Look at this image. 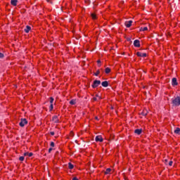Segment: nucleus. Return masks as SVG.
<instances>
[{
    "instance_id": "nucleus-35",
    "label": "nucleus",
    "mask_w": 180,
    "mask_h": 180,
    "mask_svg": "<svg viewBox=\"0 0 180 180\" xmlns=\"http://www.w3.org/2000/svg\"><path fill=\"white\" fill-rule=\"evenodd\" d=\"M94 101H96V98L94 97Z\"/></svg>"
},
{
    "instance_id": "nucleus-27",
    "label": "nucleus",
    "mask_w": 180,
    "mask_h": 180,
    "mask_svg": "<svg viewBox=\"0 0 180 180\" xmlns=\"http://www.w3.org/2000/svg\"><path fill=\"white\" fill-rule=\"evenodd\" d=\"M4 53H0V58H4Z\"/></svg>"
},
{
    "instance_id": "nucleus-10",
    "label": "nucleus",
    "mask_w": 180,
    "mask_h": 180,
    "mask_svg": "<svg viewBox=\"0 0 180 180\" xmlns=\"http://www.w3.org/2000/svg\"><path fill=\"white\" fill-rule=\"evenodd\" d=\"M101 84H102V86H104V88L109 86V83L108 82V81L103 82Z\"/></svg>"
},
{
    "instance_id": "nucleus-25",
    "label": "nucleus",
    "mask_w": 180,
    "mask_h": 180,
    "mask_svg": "<svg viewBox=\"0 0 180 180\" xmlns=\"http://www.w3.org/2000/svg\"><path fill=\"white\" fill-rule=\"evenodd\" d=\"M19 160H20V161H25V157L21 156V157H20Z\"/></svg>"
},
{
    "instance_id": "nucleus-33",
    "label": "nucleus",
    "mask_w": 180,
    "mask_h": 180,
    "mask_svg": "<svg viewBox=\"0 0 180 180\" xmlns=\"http://www.w3.org/2000/svg\"><path fill=\"white\" fill-rule=\"evenodd\" d=\"M72 180H78V178L74 177V178L72 179Z\"/></svg>"
},
{
    "instance_id": "nucleus-3",
    "label": "nucleus",
    "mask_w": 180,
    "mask_h": 180,
    "mask_svg": "<svg viewBox=\"0 0 180 180\" xmlns=\"http://www.w3.org/2000/svg\"><path fill=\"white\" fill-rule=\"evenodd\" d=\"M101 85V81L100 80H95L92 84L93 88H97V86H99Z\"/></svg>"
},
{
    "instance_id": "nucleus-19",
    "label": "nucleus",
    "mask_w": 180,
    "mask_h": 180,
    "mask_svg": "<svg viewBox=\"0 0 180 180\" xmlns=\"http://www.w3.org/2000/svg\"><path fill=\"white\" fill-rule=\"evenodd\" d=\"M69 169H72L74 168V165H72L70 162L68 164Z\"/></svg>"
},
{
    "instance_id": "nucleus-15",
    "label": "nucleus",
    "mask_w": 180,
    "mask_h": 180,
    "mask_svg": "<svg viewBox=\"0 0 180 180\" xmlns=\"http://www.w3.org/2000/svg\"><path fill=\"white\" fill-rule=\"evenodd\" d=\"M91 18L93 19V20H96V18H97L96 14L91 13Z\"/></svg>"
},
{
    "instance_id": "nucleus-5",
    "label": "nucleus",
    "mask_w": 180,
    "mask_h": 180,
    "mask_svg": "<svg viewBox=\"0 0 180 180\" xmlns=\"http://www.w3.org/2000/svg\"><path fill=\"white\" fill-rule=\"evenodd\" d=\"M136 56L138 57H147V53H143L141 52H137Z\"/></svg>"
},
{
    "instance_id": "nucleus-24",
    "label": "nucleus",
    "mask_w": 180,
    "mask_h": 180,
    "mask_svg": "<svg viewBox=\"0 0 180 180\" xmlns=\"http://www.w3.org/2000/svg\"><path fill=\"white\" fill-rule=\"evenodd\" d=\"M53 108L54 107H53V104H51V105L49 107V110L51 112V110H53Z\"/></svg>"
},
{
    "instance_id": "nucleus-9",
    "label": "nucleus",
    "mask_w": 180,
    "mask_h": 180,
    "mask_svg": "<svg viewBox=\"0 0 180 180\" xmlns=\"http://www.w3.org/2000/svg\"><path fill=\"white\" fill-rule=\"evenodd\" d=\"M30 30H32V27L29 25H27L25 29L24 30L25 33H29L30 32Z\"/></svg>"
},
{
    "instance_id": "nucleus-2",
    "label": "nucleus",
    "mask_w": 180,
    "mask_h": 180,
    "mask_svg": "<svg viewBox=\"0 0 180 180\" xmlns=\"http://www.w3.org/2000/svg\"><path fill=\"white\" fill-rule=\"evenodd\" d=\"M26 124H27V120H26V118L21 119L19 123V125L20 126V127H25Z\"/></svg>"
},
{
    "instance_id": "nucleus-28",
    "label": "nucleus",
    "mask_w": 180,
    "mask_h": 180,
    "mask_svg": "<svg viewBox=\"0 0 180 180\" xmlns=\"http://www.w3.org/2000/svg\"><path fill=\"white\" fill-rule=\"evenodd\" d=\"M51 147H54V142H51Z\"/></svg>"
},
{
    "instance_id": "nucleus-4",
    "label": "nucleus",
    "mask_w": 180,
    "mask_h": 180,
    "mask_svg": "<svg viewBox=\"0 0 180 180\" xmlns=\"http://www.w3.org/2000/svg\"><path fill=\"white\" fill-rule=\"evenodd\" d=\"M96 141L102 143V141H103V138H102V136H97L96 137Z\"/></svg>"
},
{
    "instance_id": "nucleus-11",
    "label": "nucleus",
    "mask_w": 180,
    "mask_h": 180,
    "mask_svg": "<svg viewBox=\"0 0 180 180\" xmlns=\"http://www.w3.org/2000/svg\"><path fill=\"white\" fill-rule=\"evenodd\" d=\"M11 4L13 6H16L18 5V0H11Z\"/></svg>"
},
{
    "instance_id": "nucleus-7",
    "label": "nucleus",
    "mask_w": 180,
    "mask_h": 180,
    "mask_svg": "<svg viewBox=\"0 0 180 180\" xmlns=\"http://www.w3.org/2000/svg\"><path fill=\"white\" fill-rule=\"evenodd\" d=\"M134 46L135 47H140V41L139 39H136L134 41Z\"/></svg>"
},
{
    "instance_id": "nucleus-16",
    "label": "nucleus",
    "mask_w": 180,
    "mask_h": 180,
    "mask_svg": "<svg viewBox=\"0 0 180 180\" xmlns=\"http://www.w3.org/2000/svg\"><path fill=\"white\" fill-rule=\"evenodd\" d=\"M147 30H148V28L147 27H141L140 28V31L141 32H146Z\"/></svg>"
},
{
    "instance_id": "nucleus-23",
    "label": "nucleus",
    "mask_w": 180,
    "mask_h": 180,
    "mask_svg": "<svg viewBox=\"0 0 180 180\" xmlns=\"http://www.w3.org/2000/svg\"><path fill=\"white\" fill-rule=\"evenodd\" d=\"M53 102H54V98L53 97L50 98V103L51 105H53Z\"/></svg>"
},
{
    "instance_id": "nucleus-29",
    "label": "nucleus",
    "mask_w": 180,
    "mask_h": 180,
    "mask_svg": "<svg viewBox=\"0 0 180 180\" xmlns=\"http://www.w3.org/2000/svg\"><path fill=\"white\" fill-rule=\"evenodd\" d=\"M172 164H173V162H172V161H170V162H169V165L170 167H172Z\"/></svg>"
},
{
    "instance_id": "nucleus-34",
    "label": "nucleus",
    "mask_w": 180,
    "mask_h": 180,
    "mask_svg": "<svg viewBox=\"0 0 180 180\" xmlns=\"http://www.w3.org/2000/svg\"><path fill=\"white\" fill-rule=\"evenodd\" d=\"M96 120H99V119L98 118V117H95Z\"/></svg>"
},
{
    "instance_id": "nucleus-32",
    "label": "nucleus",
    "mask_w": 180,
    "mask_h": 180,
    "mask_svg": "<svg viewBox=\"0 0 180 180\" xmlns=\"http://www.w3.org/2000/svg\"><path fill=\"white\" fill-rule=\"evenodd\" d=\"M51 136H54V131L51 132Z\"/></svg>"
},
{
    "instance_id": "nucleus-20",
    "label": "nucleus",
    "mask_w": 180,
    "mask_h": 180,
    "mask_svg": "<svg viewBox=\"0 0 180 180\" xmlns=\"http://www.w3.org/2000/svg\"><path fill=\"white\" fill-rule=\"evenodd\" d=\"M110 72V68H105V74H109Z\"/></svg>"
},
{
    "instance_id": "nucleus-26",
    "label": "nucleus",
    "mask_w": 180,
    "mask_h": 180,
    "mask_svg": "<svg viewBox=\"0 0 180 180\" xmlns=\"http://www.w3.org/2000/svg\"><path fill=\"white\" fill-rule=\"evenodd\" d=\"M142 115H143V116H146V115H147V111H143V112H142Z\"/></svg>"
},
{
    "instance_id": "nucleus-17",
    "label": "nucleus",
    "mask_w": 180,
    "mask_h": 180,
    "mask_svg": "<svg viewBox=\"0 0 180 180\" xmlns=\"http://www.w3.org/2000/svg\"><path fill=\"white\" fill-rule=\"evenodd\" d=\"M111 171H112V169H110V168L106 169V170L105 172V175H108V174H110Z\"/></svg>"
},
{
    "instance_id": "nucleus-6",
    "label": "nucleus",
    "mask_w": 180,
    "mask_h": 180,
    "mask_svg": "<svg viewBox=\"0 0 180 180\" xmlns=\"http://www.w3.org/2000/svg\"><path fill=\"white\" fill-rule=\"evenodd\" d=\"M52 120L54 123H58L60 121L58 120V116L54 115L52 118Z\"/></svg>"
},
{
    "instance_id": "nucleus-22",
    "label": "nucleus",
    "mask_w": 180,
    "mask_h": 180,
    "mask_svg": "<svg viewBox=\"0 0 180 180\" xmlns=\"http://www.w3.org/2000/svg\"><path fill=\"white\" fill-rule=\"evenodd\" d=\"M75 103H76L75 100H71V101H70V105H75Z\"/></svg>"
},
{
    "instance_id": "nucleus-13",
    "label": "nucleus",
    "mask_w": 180,
    "mask_h": 180,
    "mask_svg": "<svg viewBox=\"0 0 180 180\" xmlns=\"http://www.w3.org/2000/svg\"><path fill=\"white\" fill-rule=\"evenodd\" d=\"M172 85H174V86L178 85V82H176V78H173V79H172Z\"/></svg>"
},
{
    "instance_id": "nucleus-12",
    "label": "nucleus",
    "mask_w": 180,
    "mask_h": 180,
    "mask_svg": "<svg viewBox=\"0 0 180 180\" xmlns=\"http://www.w3.org/2000/svg\"><path fill=\"white\" fill-rule=\"evenodd\" d=\"M143 132V129H136L134 131V133H136V134H138L139 136H140V134Z\"/></svg>"
},
{
    "instance_id": "nucleus-31",
    "label": "nucleus",
    "mask_w": 180,
    "mask_h": 180,
    "mask_svg": "<svg viewBox=\"0 0 180 180\" xmlns=\"http://www.w3.org/2000/svg\"><path fill=\"white\" fill-rule=\"evenodd\" d=\"M51 151H53V149H52L51 148H50L49 149V153H51Z\"/></svg>"
},
{
    "instance_id": "nucleus-30",
    "label": "nucleus",
    "mask_w": 180,
    "mask_h": 180,
    "mask_svg": "<svg viewBox=\"0 0 180 180\" xmlns=\"http://www.w3.org/2000/svg\"><path fill=\"white\" fill-rule=\"evenodd\" d=\"M97 63H98L99 67H101V61L100 60H97Z\"/></svg>"
},
{
    "instance_id": "nucleus-21",
    "label": "nucleus",
    "mask_w": 180,
    "mask_h": 180,
    "mask_svg": "<svg viewBox=\"0 0 180 180\" xmlns=\"http://www.w3.org/2000/svg\"><path fill=\"white\" fill-rule=\"evenodd\" d=\"M99 74H101V71H99V70H98L94 73V75H96V77H98V75H99Z\"/></svg>"
},
{
    "instance_id": "nucleus-8",
    "label": "nucleus",
    "mask_w": 180,
    "mask_h": 180,
    "mask_svg": "<svg viewBox=\"0 0 180 180\" xmlns=\"http://www.w3.org/2000/svg\"><path fill=\"white\" fill-rule=\"evenodd\" d=\"M131 23H133V21H131V20L126 21L125 22L126 27H130V26H131Z\"/></svg>"
},
{
    "instance_id": "nucleus-18",
    "label": "nucleus",
    "mask_w": 180,
    "mask_h": 180,
    "mask_svg": "<svg viewBox=\"0 0 180 180\" xmlns=\"http://www.w3.org/2000/svg\"><path fill=\"white\" fill-rule=\"evenodd\" d=\"M174 133L175 134H180V129L179 128H176V129L174 130Z\"/></svg>"
},
{
    "instance_id": "nucleus-1",
    "label": "nucleus",
    "mask_w": 180,
    "mask_h": 180,
    "mask_svg": "<svg viewBox=\"0 0 180 180\" xmlns=\"http://www.w3.org/2000/svg\"><path fill=\"white\" fill-rule=\"evenodd\" d=\"M173 106H180V96L172 99Z\"/></svg>"
},
{
    "instance_id": "nucleus-14",
    "label": "nucleus",
    "mask_w": 180,
    "mask_h": 180,
    "mask_svg": "<svg viewBox=\"0 0 180 180\" xmlns=\"http://www.w3.org/2000/svg\"><path fill=\"white\" fill-rule=\"evenodd\" d=\"M27 155H28V157H32L33 155V153H29V152H27V153H24L25 157H26Z\"/></svg>"
}]
</instances>
